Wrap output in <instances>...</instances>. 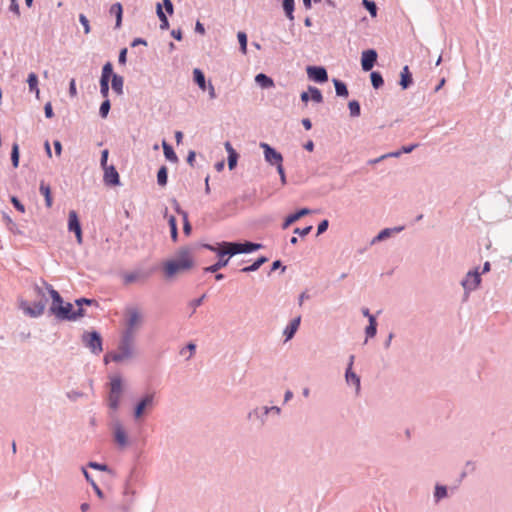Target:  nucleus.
I'll return each instance as SVG.
<instances>
[{
    "label": "nucleus",
    "instance_id": "7c9ffc66",
    "mask_svg": "<svg viewBox=\"0 0 512 512\" xmlns=\"http://www.w3.org/2000/svg\"><path fill=\"white\" fill-rule=\"evenodd\" d=\"M50 297L52 299V303L49 308V313L52 315V309L61 307L62 304L64 303V301H63V298L61 297V295L59 294V292L56 291L54 288L50 289Z\"/></svg>",
    "mask_w": 512,
    "mask_h": 512
},
{
    "label": "nucleus",
    "instance_id": "b1692460",
    "mask_svg": "<svg viewBox=\"0 0 512 512\" xmlns=\"http://www.w3.org/2000/svg\"><path fill=\"white\" fill-rule=\"evenodd\" d=\"M148 277H149L148 273H143L140 271H133V272L126 273L123 276V279H124L125 284H130V283L137 282L140 279H146Z\"/></svg>",
    "mask_w": 512,
    "mask_h": 512
},
{
    "label": "nucleus",
    "instance_id": "774afa93",
    "mask_svg": "<svg viewBox=\"0 0 512 512\" xmlns=\"http://www.w3.org/2000/svg\"><path fill=\"white\" fill-rule=\"evenodd\" d=\"M126 55H127V48H123L119 53V57H118L119 64H121V65L126 64Z\"/></svg>",
    "mask_w": 512,
    "mask_h": 512
},
{
    "label": "nucleus",
    "instance_id": "423d86ee",
    "mask_svg": "<svg viewBox=\"0 0 512 512\" xmlns=\"http://www.w3.org/2000/svg\"><path fill=\"white\" fill-rule=\"evenodd\" d=\"M52 315H54L59 320H69L75 321L80 317L85 315L83 308H78L77 310H73V306L71 303H63L61 307L53 308Z\"/></svg>",
    "mask_w": 512,
    "mask_h": 512
},
{
    "label": "nucleus",
    "instance_id": "4c0bfd02",
    "mask_svg": "<svg viewBox=\"0 0 512 512\" xmlns=\"http://www.w3.org/2000/svg\"><path fill=\"white\" fill-rule=\"evenodd\" d=\"M27 83H28V86H29V90L31 92H36V94L38 95L39 94L38 77H37V75L35 73L31 72L28 75Z\"/></svg>",
    "mask_w": 512,
    "mask_h": 512
},
{
    "label": "nucleus",
    "instance_id": "0eeeda50",
    "mask_svg": "<svg viewBox=\"0 0 512 512\" xmlns=\"http://www.w3.org/2000/svg\"><path fill=\"white\" fill-rule=\"evenodd\" d=\"M480 284L481 273L479 272V268L468 271L464 278L461 280V286L464 289L465 297L468 298L471 292L479 288Z\"/></svg>",
    "mask_w": 512,
    "mask_h": 512
},
{
    "label": "nucleus",
    "instance_id": "58836bf2",
    "mask_svg": "<svg viewBox=\"0 0 512 512\" xmlns=\"http://www.w3.org/2000/svg\"><path fill=\"white\" fill-rule=\"evenodd\" d=\"M370 79H371L372 86L375 89L380 88L384 84V80H383L382 75L379 72H377V71H372L371 72Z\"/></svg>",
    "mask_w": 512,
    "mask_h": 512
},
{
    "label": "nucleus",
    "instance_id": "13d9d810",
    "mask_svg": "<svg viewBox=\"0 0 512 512\" xmlns=\"http://www.w3.org/2000/svg\"><path fill=\"white\" fill-rule=\"evenodd\" d=\"M88 467L95 469V470H99V471H108L109 470V468L106 464H101V463L93 462V461L88 463Z\"/></svg>",
    "mask_w": 512,
    "mask_h": 512
},
{
    "label": "nucleus",
    "instance_id": "393cba45",
    "mask_svg": "<svg viewBox=\"0 0 512 512\" xmlns=\"http://www.w3.org/2000/svg\"><path fill=\"white\" fill-rule=\"evenodd\" d=\"M255 82L264 89H268L274 86V81L271 77L264 73H259L255 76Z\"/></svg>",
    "mask_w": 512,
    "mask_h": 512
},
{
    "label": "nucleus",
    "instance_id": "4468645a",
    "mask_svg": "<svg viewBox=\"0 0 512 512\" xmlns=\"http://www.w3.org/2000/svg\"><path fill=\"white\" fill-rule=\"evenodd\" d=\"M104 176L103 182L107 186H118L120 185V177L114 165L103 168Z\"/></svg>",
    "mask_w": 512,
    "mask_h": 512
},
{
    "label": "nucleus",
    "instance_id": "ddd939ff",
    "mask_svg": "<svg viewBox=\"0 0 512 512\" xmlns=\"http://www.w3.org/2000/svg\"><path fill=\"white\" fill-rule=\"evenodd\" d=\"M68 230L75 233L77 242L80 244L82 242V230L78 215L74 210H71L68 215Z\"/></svg>",
    "mask_w": 512,
    "mask_h": 512
},
{
    "label": "nucleus",
    "instance_id": "4d7b16f0",
    "mask_svg": "<svg viewBox=\"0 0 512 512\" xmlns=\"http://www.w3.org/2000/svg\"><path fill=\"white\" fill-rule=\"evenodd\" d=\"M75 303H76V305H77L79 308H82V305H83V304H85V305H92V304L97 305L96 300H94V299H88V298H79V299H76V300H75Z\"/></svg>",
    "mask_w": 512,
    "mask_h": 512
},
{
    "label": "nucleus",
    "instance_id": "f704fd0d",
    "mask_svg": "<svg viewBox=\"0 0 512 512\" xmlns=\"http://www.w3.org/2000/svg\"><path fill=\"white\" fill-rule=\"evenodd\" d=\"M377 333V321L375 317H370L369 325L365 329L366 340L373 338Z\"/></svg>",
    "mask_w": 512,
    "mask_h": 512
},
{
    "label": "nucleus",
    "instance_id": "603ef678",
    "mask_svg": "<svg viewBox=\"0 0 512 512\" xmlns=\"http://www.w3.org/2000/svg\"><path fill=\"white\" fill-rule=\"evenodd\" d=\"M100 94L105 99L108 98L109 95V81L100 79Z\"/></svg>",
    "mask_w": 512,
    "mask_h": 512
},
{
    "label": "nucleus",
    "instance_id": "bf43d9fd",
    "mask_svg": "<svg viewBox=\"0 0 512 512\" xmlns=\"http://www.w3.org/2000/svg\"><path fill=\"white\" fill-rule=\"evenodd\" d=\"M311 230H312L311 225L306 226L304 228H295L294 234H298L301 237H305L306 235H308L311 232Z\"/></svg>",
    "mask_w": 512,
    "mask_h": 512
},
{
    "label": "nucleus",
    "instance_id": "f3484780",
    "mask_svg": "<svg viewBox=\"0 0 512 512\" xmlns=\"http://www.w3.org/2000/svg\"><path fill=\"white\" fill-rule=\"evenodd\" d=\"M50 289H53V286L47 283L45 280H41L40 283H35L33 285L34 295L38 299H48L47 295L50 296Z\"/></svg>",
    "mask_w": 512,
    "mask_h": 512
},
{
    "label": "nucleus",
    "instance_id": "f03ea898",
    "mask_svg": "<svg viewBox=\"0 0 512 512\" xmlns=\"http://www.w3.org/2000/svg\"><path fill=\"white\" fill-rule=\"evenodd\" d=\"M194 266V258L189 248H181L174 260L166 262L164 270L167 278H172L177 273L187 271Z\"/></svg>",
    "mask_w": 512,
    "mask_h": 512
},
{
    "label": "nucleus",
    "instance_id": "f8f14e48",
    "mask_svg": "<svg viewBox=\"0 0 512 512\" xmlns=\"http://www.w3.org/2000/svg\"><path fill=\"white\" fill-rule=\"evenodd\" d=\"M260 147L263 149L266 162H268L270 165H275L277 167L283 163V157L281 153L276 151L269 144L262 142L260 143Z\"/></svg>",
    "mask_w": 512,
    "mask_h": 512
},
{
    "label": "nucleus",
    "instance_id": "a211bd4d",
    "mask_svg": "<svg viewBox=\"0 0 512 512\" xmlns=\"http://www.w3.org/2000/svg\"><path fill=\"white\" fill-rule=\"evenodd\" d=\"M268 412H267V406L262 407H255L252 409L248 414L247 418L251 421H259L262 425L265 424L267 420Z\"/></svg>",
    "mask_w": 512,
    "mask_h": 512
},
{
    "label": "nucleus",
    "instance_id": "49530a36",
    "mask_svg": "<svg viewBox=\"0 0 512 512\" xmlns=\"http://www.w3.org/2000/svg\"><path fill=\"white\" fill-rule=\"evenodd\" d=\"M237 38H238V41L240 44V51L243 54H246L247 53V35H246V33L242 32V31L238 32Z\"/></svg>",
    "mask_w": 512,
    "mask_h": 512
},
{
    "label": "nucleus",
    "instance_id": "a19ab883",
    "mask_svg": "<svg viewBox=\"0 0 512 512\" xmlns=\"http://www.w3.org/2000/svg\"><path fill=\"white\" fill-rule=\"evenodd\" d=\"M168 224L170 226L171 238L174 242H176L178 239V230L176 218L173 215L168 217Z\"/></svg>",
    "mask_w": 512,
    "mask_h": 512
},
{
    "label": "nucleus",
    "instance_id": "4be33fe9",
    "mask_svg": "<svg viewBox=\"0 0 512 512\" xmlns=\"http://www.w3.org/2000/svg\"><path fill=\"white\" fill-rule=\"evenodd\" d=\"M310 213V210L308 208H302L298 210L297 212L290 214L286 217L285 221L283 222L282 228L286 229L288 228L292 223L297 221L299 218L308 215Z\"/></svg>",
    "mask_w": 512,
    "mask_h": 512
},
{
    "label": "nucleus",
    "instance_id": "c756f323",
    "mask_svg": "<svg viewBox=\"0 0 512 512\" xmlns=\"http://www.w3.org/2000/svg\"><path fill=\"white\" fill-rule=\"evenodd\" d=\"M448 497V489L445 485L436 484L433 498L435 503H439L442 499Z\"/></svg>",
    "mask_w": 512,
    "mask_h": 512
},
{
    "label": "nucleus",
    "instance_id": "a18cd8bd",
    "mask_svg": "<svg viewBox=\"0 0 512 512\" xmlns=\"http://www.w3.org/2000/svg\"><path fill=\"white\" fill-rule=\"evenodd\" d=\"M348 108H349V111H350V115L352 117H358L360 116V104L358 101L356 100H351L349 103H348Z\"/></svg>",
    "mask_w": 512,
    "mask_h": 512
},
{
    "label": "nucleus",
    "instance_id": "c9c22d12",
    "mask_svg": "<svg viewBox=\"0 0 512 512\" xmlns=\"http://www.w3.org/2000/svg\"><path fill=\"white\" fill-rule=\"evenodd\" d=\"M157 16L160 20V29L167 30L169 28V21L160 4H157Z\"/></svg>",
    "mask_w": 512,
    "mask_h": 512
},
{
    "label": "nucleus",
    "instance_id": "de8ad7c7",
    "mask_svg": "<svg viewBox=\"0 0 512 512\" xmlns=\"http://www.w3.org/2000/svg\"><path fill=\"white\" fill-rule=\"evenodd\" d=\"M111 108V104L108 98H106L100 108H99V114L102 118H106Z\"/></svg>",
    "mask_w": 512,
    "mask_h": 512
},
{
    "label": "nucleus",
    "instance_id": "39448f33",
    "mask_svg": "<svg viewBox=\"0 0 512 512\" xmlns=\"http://www.w3.org/2000/svg\"><path fill=\"white\" fill-rule=\"evenodd\" d=\"M122 396V378L113 376L110 379V392L108 396V406L111 410L117 411L120 406Z\"/></svg>",
    "mask_w": 512,
    "mask_h": 512
},
{
    "label": "nucleus",
    "instance_id": "864d4df0",
    "mask_svg": "<svg viewBox=\"0 0 512 512\" xmlns=\"http://www.w3.org/2000/svg\"><path fill=\"white\" fill-rule=\"evenodd\" d=\"M79 22L83 26L84 33L89 34L91 31V28H90L89 20L87 19V17L84 14L79 15Z\"/></svg>",
    "mask_w": 512,
    "mask_h": 512
},
{
    "label": "nucleus",
    "instance_id": "052dcab7",
    "mask_svg": "<svg viewBox=\"0 0 512 512\" xmlns=\"http://www.w3.org/2000/svg\"><path fill=\"white\" fill-rule=\"evenodd\" d=\"M11 202H12L13 206L15 207V209H17L19 212H21V213L25 212L24 205L19 201V199L17 197H15V196L11 197Z\"/></svg>",
    "mask_w": 512,
    "mask_h": 512
},
{
    "label": "nucleus",
    "instance_id": "5fc2aeb1",
    "mask_svg": "<svg viewBox=\"0 0 512 512\" xmlns=\"http://www.w3.org/2000/svg\"><path fill=\"white\" fill-rule=\"evenodd\" d=\"M238 160V154L236 153H230L228 154V167L230 170H233L237 164Z\"/></svg>",
    "mask_w": 512,
    "mask_h": 512
},
{
    "label": "nucleus",
    "instance_id": "6e6d98bb",
    "mask_svg": "<svg viewBox=\"0 0 512 512\" xmlns=\"http://www.w3.org/2000/svg\"><path fill=\"white\" fill-rule=\"evenodd\" d=\"M172 204H173V207L175 209V211L180 215L182 216L183 220H186V217H188V213L184 210L181 209L178 201L176 199H173L172 200Z\"/></svg>",
    "mask_w": 512,
    "mask_h": 512
},
{
    "label": "nucleus",
    "instance_id": "f257e3e1",
    "mask_svg": "<svg viewBox=\"0 0 512 512\" xmlns=\"http://www.w3.org/2000/svg\"><path fill=\"white\" fill-rule=\"evenodd\" d=\"M205 248L212 252H215L217 256H220V261H217L204 269L206 273H216L221 268L228 265L229 260L232 256L241 253H252L254 251L261 249L262 244L253 242L238 243L223 241L221 243H218L217 246L206 244Z\"/></svg>",
    "mask_w": 512,
    "mask_h": 512
},
{
    "label": "nucleus",
    "instance_id": "338daca9",
    "mask_svg": "<svg viewBox=\"0 0 512 512\" xmlns=\"http://www.w3.org/2000/svg\"><path fill=\"white\" fill-rule=\"evenodd\" d=\"M44 113H45V116L47 118H52L54 113H53V108H52V105L50 102L46 103L45 106H44Z\"/></svg>",
    "mask_w": 512,
    "mask_h": 512
},
{
    "label": "nucleus",
    "instance_id": "e2e57ef3",
    "mask_svg": "<svg viewBox=\"0 0 512 512\" xmlns=\"http://www.w3.org/2000/svg\"><path fill=\"white\" fill-rule=\"evenodd\" d=\"M328 226H329L328 220L325 219V220L321 221L317 227V235L324 233L327 230Z\"/></svg>",
    "mask_w": 512,
    "mask_h": 512
},
{
    "label": "nucleus",
    "instance_id": "ea45409f",
    "mask_svg": "<svg viewBox=\"0 0 512 512\" xmlns=\"http://www.w3.org/2000/svg\"><path fill=\"white\" fill-rule=\"evenodd\" d=\"M168 170L166 166H161L157 173V183L159 186L167 184Z\"/></svg>",
    "mask_w": 512,
    "mask_h": 512
},
{
    "label": "nucleus",
    "instance_id": "412c9836",
    "mask_svg": "<svg viewBox=\"0 0 512 512\" xmlns=\"http://www.w3.org/2000/svg\"><path fill=\"white\" fill-rule=\"evenodd\" d=\"M404 229L403 226H398V227H394V228H385L383 230H381L377 236H375L372 241H371V244H375L376 242H379V241H382L388 237H390L392 235V233H399L401 232L402 230Z\"/></svg>",
    "mask_w": 512,
    "mask_h": 512
},
{
    "label": "nucleus",
    "instance_id": "9b49d317",
    "mask_svg": "<svg viewBox=\"0 0 512 512\" xmlns=\"http://www.w3.org/2000/svg\"><path fill=\"white\" fill-rule=\"evenodd\" d=\"M113 437L119 449H125L130 445L128 433L120 421L113 424Z\"/></svg>",
    "mask_w": 512,
    "mask_h": 512
},
{
    "label": "nucleus",
    "instance_id": "473e14b6",
    "mask_svg": "<svg viewBox=\"0 0 512 512\" xmlns=\"http://www.w3.org/2000/svg\"><path fill=\"white\" fill-rule=\"evenodd\" d=\"M267 261H268L267 257L261 256L256 261H254L251 265L242 268L241 272L249 273V272L257 271Z\"/></svg>",
    "mask_w": 512,
    "mask_h": 512
},
{
    "label": "nucleus",
    "instance_id": "a878e982",
    "mask_svg": "<svg viewBox=\"0 0 512 512\" xmlns=\"http://www.w3.org/2000/svg\"><path fill=\"white\" fill-rule=\"evenodd\" d=\"M109 12L111 15H114L116 17L115 28L119 29L122 25V14H123L122 5L120 3L113 4L110 7Z\"/></svg>",
    "mask_w": 512,
    "mask_h": 512
},
{
    "label": "nucleus",
    "instance_id": "680f3d73",
    "mask_svg": "<svg viewBox=\"0 0 512 512\" xmlns=\"http://www.w3.org/2000/svg\"><path fill=\"white\" fill-rule=\"evenodd\" d=\"M108 156H109V151L108 149H104L102 152H101V159H100V165L103 168L105 167H108L109 165L107 164V161H108Z\"/></svg>",
    "mask_w": 512,
    "mask_h": 512
},
{
    "label": "nucleus",
    "instance_id": "aec40b11",
    "mask_svg": "<svg viewBox=\"0 0 512 512\" xmlns=\"http://www.w3.org/2000/svg\"><path fill=\"white\" fill-rule=\"evenodd\" d=\"M345 380L348 385L355 386L356 393L358 394L361 388V380L360 377L353 371V369L346 368Z\"/></svg>",
    "mask_w": 512,
    "mask_h": 512
},
{
    "label": "nucleus",
    "instance_id": "20e7f679",
    "mask_svg": "<svg viewBox=\"0 0 512 512\" xmlns=\"http://www.w3.org/2000/svg\"><path fill=\"white\" fill-rule=\"evenodd\" d=\"M157 405L156 392L150 391L143 394L137 401L133 409V418L135 421L140 420L145 413L151 412Z\"/></svg>",
    "mask_w": 512,
    "mask_h": 512
},
{
    "label": "nucleus",
    "instance_id": "bb28decb",
    "mask_svg": "<svg viewBox=\"0 0 512 512\" xmlns=\"http://www.w3.org/2000/svg\"><path fill=\"white\" fill-rule=\"evenodd\" d=\"M193 80L202 91L206 90L208 84L206 83L204 73L199 68L193 70Z\"/></svg>",
    "mask_w": 512,
    "mask_h": 512
},
{
    "label": "nucleus",
    "instance_id": "2f4dec72",
    "mask_svg": "<svg viewBox=\"0 0 512 512\" xmlns=\"http://www.w3.org/2000/svg\"><path fill=\"white\" fill-rule=\"evenodd\" d=\"M39 191L45 197L46 206L50 208L52 206L50 186L42 181L39 186Z\"/></svg>",
    "mask_w": 512,
    "mask_h": 512
},
{
    "label": "nucleus",
    "instance_id": "72a5a7b5",
    "mask_svg": "<svg viewBox=\"0 0 512 512\" xmlns=\"http://www.w3.org/2000/svg\"><path fill=\"white\" fill-rule=\"evenodd\" d=\"M333 83L335 86V91H336L337 96H339V97H347L348 96V89L344 82H342L338 79H334Z\"/></svg>",
    "mask_w": 512,
    "mask_h": 512
},
{
    "label": "nucleus",
    "instance_id": "7ed1b4c3",
    "mask_svg": "<svg viewBox=\"0 0 512 512\" xmlns=\"http://www.w3.org/2000/svg\"><path fill=\"white\" fill-rule=\"evenodd\" d=\"M135 355V336L122 333L117 350L113 351L112 362L121 363L130 360Z\"/></svg>",
    "mask_w": 512,
    "mask_h": 512
},
{
    "label": "nucleus",
    "instance_id": "8fccbe9b",
    "mask_svg": "<svg viewBox=\"0 0 512 512\" xmlns=\"http://www.w3.org/2000/svg\"><path fill=\"white\" fill-rule=\"evenodd\" d=\"M206 298V294H203L199 298L193 299L189 302V306L192 308V313H195L196 309L202 305L204 299Z\"/></svg>",
    "mask_w": 512,
    "mask_h": 512
},
{
    "label": "nucleus",
    "instance_id": "c03bdc74",
    "mask_svg": "<svg viewBox=\"0 0 512 512\" xmlns=\"http://www.w3.org/2000/svg\"><path fill=\"white\" fill-rule=\"evenodd\" d=\"M11 161L14 168L19 166V145L17 143L12 145Z\"/></svg>",
    "mask_w": 512,
    "mask_h": 512
},
{
    "label": "nucleus",
    "instance_id": "dca6fc26",
    "mask_svg": "<svg viewBox=\"0 0 512 512\" xmlns=\"http://www.w3.org/2000/svg\"><path fill=\"white\" fill-rule=\"evenodd\" d=\"M377 60V52L374 49H368L362 53L361 65L364 71H370Z\"/></svg>",
    "mask_w": 512,
    "mask_h": 512
},
{
    "label": "nucleus",
    "instance_id": "69168bd1",
    "mask_svg": "<svg viewBox=\"0 0 512 512\" xmlns=\"http://www.w3.org/2000/svg\"><path fill=\"white\" fill-rule=\"evenodd\" d=\"M11 1V4H10V7H9V10L11 12H13L14 14H16L17 16L20 15V9H19V4L17 2V0H10Z\"/></svg>",
    "mask_w": 512,
    "mask_h": 512
},
{
    "label": "nucleus",
    "instance_id": "6e6552de",
    "mask_svg": "<svg viewBox=\"0 0 512 512\" xmlns=\"http://www.w3.org/2000/svg\"><path fill=\"white\" fill-rule=\"evenodd\" d=\"M48 299H38L30 304L28 301L22 300L19 304L23 313L31 318H38L43 315Z\"/></svg>",
    "mask_w": 512,
    "mask_h": 512
},
{
    "label": "nucleus",
    "instance_id": "3c124183",
    "mask_svg": "<svg viewBox=\"0 0 512 512\" xmlns=\"http://www.w3.org/2000/svg\"><path fill=\"white\" fill-rule=\"evenodd\" d=\"M2 219L7 225L8 229L12 232H16V224L7 213L2 214Z\"/></svg>",
    "mask_w": 512,
    "mask_h": 512
},
{
    "label": "nucleus",
    "instance_id": "c85d7f7f",
    "mask_svg": "<svg viewBox=\"0 0 512 512\" xmlns=\"http://www.w3.org/2000/svg\"><path fill=\"white\" fill-rule=\"evenodd\" d=\"M162 147H163L164 156L168 161H170L172 163H177L179 161L178 156L175 153V151L173 150L172 146L170 144H168L165 140H163V142H162Z\"/></svg>",
    "mask_w": 512,
    "mask_h": 512
},
{
    "label": "nucleus",
    "instance_id": "1a4fd4ad",
    "mask_svg": "<svg viewBox=\"0 0 512 512\" xmlns=\"http://www.w3.org/2000/svg\"><path fill=\"white\" fill-rule=\"evenodd\" d=\"M83 343L94 355H99L103 351L102 337L99 332H85L82 336Z\"/></svg>",
    "mask_w": 512,
    "mask_h": 512
},
{
    "label": "nucleus",
    "instance_id": "e433bc0d",
    "mask_svg": "<svg viewBox=\"0 0 512 512\" xmlns=\"http://www.w3.org/2000/svg\"><path fill=\"white\" fill-rule=\"evenodd\" d=\"M308 92L310 93V98L313 102L318 104L323 102V95L317 87L309 86Z\"/></svg>",
    "mask_w": 512,
    "mask_h": 512
},
{
    "label": "nucleus",
    "instance_id": "09e8293b",
    "mask_svg": "<svg viewBox=\"0 0 512 512\" xmlns=\"http://www.w3.org/2000/svg\"><path fill=\"white\" fill-rule=\"evenodd\" d=\"M362 4L369 11V13L372 17H375L377 15V6H376L375 2L370 1V0H363Z\"/></svg>",
    "mask_w": 512,
    "mask_h": 512
},
{
    "label": "nucleus",
    "instance_id": "0e129e2a",
    "mask_svg": "<svg viewBox=\"0 0 512 512\" xmlns=\"http://www.w3.org/2000/svg\"><path fill=\"white\" fill-rule=\"evenodd\" d=\"M69 95L71 97H76L77 95L76 81L74 78H72L69 82Z\"/></svg>",
    "mask_w": 512,
    "mask_h": 512
},
{
    "label": "nucleus",
    "instance_id": "5701e85b",
    "mask_svg": "<svg viewBox=\"0 0 512 512\" xmlns=\"http://www.w3.org/2000/svg\"><path fill=\"white\" fill-rule=\"evenodd\" d=\"M400 77L399 85L402 89H407L413 83L412 74L410 73L407 65L403 67Z\"/></svg>",
    "mask_w": 512,
    "mask_h": 512
},
{
    "label": "nucleus",
    "instance_id": "cd10ccee",
    "mask_svg": "<svg viewBox=\"0 0 512 512\" xmlns=\"http://www.w3.org/2000/svg\"><path fill=\"white\" fill-rule=\"evenodd\" d=\"M111 86H112L113 91L117 95H122L123 94V86H124L123 77L118 74H113L112 79H111Z\"/></svg>",
    "mask_w": 512,
    "mask_h": 512
},
{
    "label": "nucleus",
    "instance_id": "2eb2a0df",
    "mask_svg": "<svg viewBox=\"0 0 512 512\" xmlns=\"http://www.w3.org/2000/svg\"><path fill=\"white\" fill-rule=\"evenodd\" d=\"M307 74L310 79L318 83H323L328 80L327 71L324 67L321 66H308Z\"/></svg>",
    "mask_w": 512,
    "mask_h": 512
},
{
    "label": "nucleus",
    "instance_id": "79ce46f5",
    "mask_svg": "<svg viewBox=\"0 0 512 512\" xmlns=\"http://www.w3.org/2000/svg\"><path fill=\"white\" fill-rule=\"evenodd\" d=\"M283 9L285 11L286 16L293 20V12H294V0H283Z\"/></svg>",
    "mask_w": 512,
    "mask_h": 512
},
{
    "label": "nucleus",
    "instance_id": "9d476101",
    "mask_svg": "<svg viewBox=\"0 0 512 512\" xmlns=\"http://www.w3.org/2000/svg\"><path fill=\"white\" fill-rule=\"evenodd\" d=\"M142 322V314L137 307H130L127 309L126 328L123 333H130L131 336H135V329Z\"/></svg>",
    "mask_w": 512,
    "mask_h": 512
},
{
    "label": "nucleus",
    "instance_id": "6ab92c4d",
    "mask_svg": "<svg viewBox=\"0 0 512 512\" xmlns=\"http://www.w3.org/2000/svg\"><path fill=\"white\" fill-rule=\"evenodd\" d=\"M301 322V317L298 316L294 318L283 330V335L285 336V341H289L292 339L299 328Z\"/></svg>",
    "mask_w": 512,
    "mask_h": 512
},
{
    "label": "nucleus",
    "instance_id": "37998d69",
    "mask_svg": "<svg viewBox=\"0 0 512 512\" xmlns=\"http://www.w3.org/2000/svg\"><path fill=\"white\" fill-rule=\"evenodd\" d=\"M113 66L110 62H107L106 64H104L103 68H102V74H101V77L100 79H104V80H107L109 81L110 80V77L112 78V75H113Z\"/></svg>",
    "mask_w": 512,
    "mask_h": 512
}]
</instances>
